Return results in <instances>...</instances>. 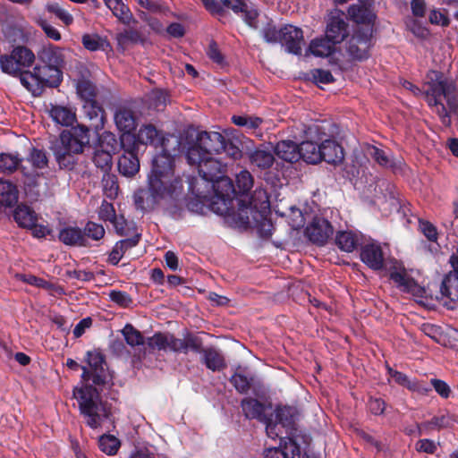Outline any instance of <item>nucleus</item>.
<instances>
[{
    "mask_svg": "<svg viewBox=\"0 0 458 458\" xmlns=\"http://www.w3.org/2000/svg\"><path fill=\"white\" fill-rule=\"evenodd\" d=\"M134 204L141 210L152 209L162 205L171 214L181 209L183 199V185L174 173V158L162 152L153 159L148 188L139 189L133 195Z\"/></svg>",
    "mask_w": 458,
    "mask_h": 458,
    "instance_id": "f257e3e1",
    "label": "nucleus"
},
{
    "mask_svg": "<svg viewBox=\"0 0 458 458\" xmlns=\"http://www.w3.org/2000/svg\"><path fill=\"white\" fill-rule=\"evenodd\" d=\"M403 86L415 96L424 97L443 125H451L450 114L458 108L457 88L452 79L445 77L441 72L431 70L427 73L422 89L408 81H404Z\"/></svg>",
    "mask_w": 458,
    "mask_h": 458,
    "instance_id": "f03ea898",
    "label": "nucleus"
},
{
    "mask_svg": "<svg viewBox=\"0 0 458 458\" xmlns=\"http://www.w3.org/2000/svg\"><path fill=\"white\" fill-rule=\"evenodd\" d=\"M148 345L158 351H171L187 354L189 351L201 354V362L213 372L226 368V361L221 352L216 347L203 348V341L198 335L188 333L184 338H177L170 333H156L148 339Z\"/></svg>",
    "mask_w": 458,
    "mask_h": 458,
    "instance_id": "7ed1b4c3",
    "label": "nucleus"
},
{
    "mask_svg": "<svg viewBox=\"0 0 458 458\" xmlns=\"http://www.w3.org/2000/svg\"><path fill=\"white\" fill-rule=\"evenodd\" d=\"M89 143V133L87 125L78 124L70 131L60 134L52 150L61 168L72 170L77 164V156L81 154L85 146Z\"/></svg>",
    "mask_w": 458,
    "mask_h": 458,
    "instance_id": "20e7f679",
    "label": "nucleus"
},
{
    "mask_svg": "<svg viewBox=\"0 0 458 458\" xmlns=\"http://www.w3.org/2000/svg\"><path fill=\"white\" fill-rule=\"evenodd\" d=\"M73 395L78 400L80 411L89 428H98L109 418L110 408L101 401L96 387L85 385L81 388H75Z\"/></svg>",
    "mask_w": 458,
    "mask_h": 458,
    "instance_id": "39448f33",
    "label": "nucleus"
},
{
    "mask_svg": "<svg viewBox=\"0 0 458 458\" xmlns=\"http://www.w3.org/2000/svg\"><path fill=\"white\" fill-rule=\"evenodd\" d=\"M63 81V71L41 63L32 71H24L21 74V83L32 93L40 96L46 88H57Z\"/></svg>",
    "mask_w": 458,
    "mask_h": 458,
    "instance_id": "423d86ee",
    "label": "nucleus"
},
{
    "mask_svg": "<svg viewBox=\"0 0 458 458\" xmlns=\"http://www.w3.org/2000/svg\"><path fill=\"white\" fill-rule=\"evenodd\" d=\"M225 136L218 131H200L196 140L187 150L188 162L199 161L200 155H213L222 152L225 148Z\"/></svg>",
    "mask_w": 458,
    "mask_h": 458,
    "instance_id": "0eeeda50",
    "label": "nucleus"
},
{
    "mask_svg": "<svg viewBox=\"0 0 458 458\" xmlns=\"http://www.w3.org/2000/svg\"><path fill=\"white\" fill-rule=\"evenodd\" d=\"M210 187L215 193L210 204L211 209L219 215L226 214L237 194L232 180L224 174L223 177L211 182Z\"/></svg>",
    "mask_w": 458,
    "mask_h": 458,
    "instance_id": "6e6552de",
    "label": "nucleus"
},
{
    "mask_svg": "<svg viewBox=\"0 0 458 458\" xmlns=\"http://www.w3.org/2000/svg\"><path fill=\"white\" fill-rule=\"evenodd\" d=\"M48 159L44 150L37 148H31L29 155L23 159L21 165V172L23 174L25 188L37 187V178L39 176L38 169L47 167Z\"/></svg>",
    "mask_w": 458,
    "mask_h": 458,
    "instance_id": "1a4fd4ad",
    "label": "nucleus"
},
{
    "mask_svg": "<svg viewBox=\"0 0 458 458\" xmlns=\"http://www.w3.org/2000/svg\"><path fill=\"white\" fill-rule=\"evenodd\" d=\"M373 29L370 26L357 29L348 41L347 53L354 60H364L369 56L372 46Z\"/></svg>",
    "mask_w": 458,
    "mask_h": 458,
    "instance_id": "9d476101",
    "label": "nucleus"
},
{
    "mask_svg": "<svg viewBox=\"0 0 458 458\" xmlns=\"http://www.w3.org/2000/svg\"><path fill=\"white\" fill-rule=\"evenodd\" d=\"M89 368L82 366L81 378L83 381H92L95 386H104L107 379V371L105 369V356L98 351L87 352Z\"/></svg>",
    "mask_w": 458,
    "mask_h": 458,
    "instance_id": "9b49d317",
    "label": "nucleus"
},
{
    "mask_svg": "<svg viewBox=\"0 0 458 458\" xmlns=\"http://www.w3.org/2000/svg\"><path fill=\"white\" fill-rule=\"evenodd\" d=\"M308 133L311 140L302 141L299 146L300 157L309 164H318L321 161L320 144L318 145L313 139L322 140L323 137L327 134L325 131H322L320 124L310 126Z\"/></svg>",
    "mask_w": 458,
    "mask_h": 458,
    "instance_id": "f8f14e48",
    "label": "nucleus"
},
{
    "mask_svg": "<svg viewBox=\"0 0 458 458\" xmlns=\"http://www.w3.org/2000/svg\"><path fill=\"white\" fill-rule=\"evenodd\" d=\"M121 146L123 153L118 158L119 173L128 178L135 176L140 171V160L137 155L138 145L135 141H130L127 146L124 138H121Z\"/></svg>",
    "mask_w": 458,
    "mask_h": 458,
    "instance_id": "ddd939ff",
    "label": "nucleus"
},
{
    "mask_svg": "<svg viewBox=\"0 0 458 458\" xmlns=\"http://www.w3.org/2000/svg\"><path fill=\"white\" fill-rule=\"evenodd\" d=\"M114 121L119 131L123 132L121 138L126 141H134L131 132L138 126V118L135 112L127 106H118L114 113Z\"/></svg>",
    "mask_w": 458,
    "mask_h": 458,
    "instance_id": "4468645a",
    "label": "nucleus"
},
{
    "mask_svg": "<svg viewBox=\"0 0 458 458\" xmlns=\"http://www.w3.org/2000/svg\"><path fill=\"white\" fill-rule=\"evenodd\" d=\"M199 161L188 162L191 165L198 168L201 178L208 182H213L216 179L223 177L225 173V165L214 158L212 155H200Z\"/></svg>",
    "mask_w": 458,
    "mask_h": 458,
    "instance_id": "2eb2a0df",
    "label": "nucleus"
},
{
    "mask_svg": "<svg viewBox=\"0 0 458 458\" xmlns=\"http://www.w3.org/2000/svg\"><path fill=\"white\" fill-rule=\"evenodd\" d=\"M349 34V25L345 21L344 13L335 9L331 12L326 35L333 43L339 44L344 40Z\"/></svg>",
    "mask_w": 458,
    "mask_h": 458,
    "instance_id": "dca6fc26",
    "label": "nucleus"
},
{
    "mask_svg": "<svg viewBox=\"0 0 458 458\" xmlns=\"http://www.w3.org/2000/svg\"><path fill=\"white\" fill-rule=\"evenodd\" d=\"M305 233L313 243L324 245L332 237L334 228L326 218L315 216L306 227Z\"/></svg>",
    "mask_w": 458,
    "mask_h": 458,
    "instance_id": "f3484780",
    "label": "nucleus"
},
{
    "mask_svg": "<svg viewBox=\"0 0 458 458\" xmlns=\"http://www.w3.org/2000/svg\"><path fill=\"white\" fill-rule=\"evenodd\" d=\"M280 44L288 53L301 55L304 44L302 30L291 24L284 25L281 28Z\"/></svg>",
    "mask_w": 458,
    "mask_h": 458,
    "instance_id": "a211bd4d",
    "label": "nucleus"
},
{
    "mask_svg": "<svg viewBox=\"0 0 458 458\" xmlns=\"http://www.w3.org/2000/svg\"><path fill=\"white\" fill-rule=\"evenodd\" d=\"M83 111L89 120V124L87 126L89 131L93 130L98 131L104 129L106 123V112L101 105L97 101L85 102L83 105Z\"/></svg>",
    "mask_w": 458,
    "mask_h": 458,
    "instance_id": "6ab92c4d",
    "label": "nucleus"
},
{
    "mask_svg": "<svg viewBox=\"0 0 458 458\" xmlns=\"http://www.w3.org/2000/svg\"><path fill=\"white\" fill-rule=\"evenodd\" d=\"M360 259L369 268L380 270L384 267L385 257L382 248L377 243H369L360 250Z\"/></svg>",
    "mask_w": 458,
    "mask_h": 458,
    "instance_id": "aec40b11",
    "label": "nucleus"
},
{
    "mask_svg": "<svg viewBox=\"0 0 458 458\" xmlns=\"http://www.w3.org/2000/svg\"><path fill=\"white\" fill-rule=\"evenodd\" d=\"M38 58L39 63L53 68L61 69L63 71L64 66L63 49L51 44L43 47L38 52Z\"/></svg>",
    "mask_w": 458,
    "mask_h": 458,
    "instance_id": "412c9836",
    "label": "nucleus"
},
{
    "mask_svg": "<svg viewBox=\"0 0 458 458\" xmlns=\"http://www.w3.org/2000/svg\"><path fill=\"white\" fill-rule=\"evenodd\" d=\"M58 240L66 246L88 247L89 241L83 238L81 228L72 225H64L59 229Z\"/></svg>",
    "mask_w": 458,
    "mask_h": 458,
    "instance_id": "4be33fe9",
    "label": "nucleus"
},
{
    "mask_svg": "<svg viewBox=\"0 0 458 458\" xmlns=\"http://www.w3.org/2000/svg\"><path fill=\"white\" fill-rule=\"evenodd\" d=\"M140 238L141 233H135L131 237L118 241L109 253L108 262L114 266L117 265L127 250L139 244Z\"/></svg>",
    "mask_w": 458,
    "mask_h": 458,
    "instance_id": "5701e85b",
    "label": "nucleus"
},
{
    "mask_svg": "<svg viewBox=\"0 0 458 458\" xmlns=\"http://www.w3.org/2000/svg\"><path fill=\"white\" fill-rule=\"evenodd\" d=\"M227 8L232 9L235 13H242L245 22L252 27L257 28V18L259 13L257 10L250 8L243 0H220Z\"/></svg>",
    "mask_w": 458,
    "mask_h": 458,
    "instance_id": "b1692460",
    "label": "nucleus"
},
{
    "mask_svg": "<svg viewBox=\"0 0 458 458\" xmlns=\"http://www.w3.org/2000/svg\"><path fill=\"white\" fill-rule=\"evenodd\" d=\"M347 12L350 19L354 22L362 24V27L370 26L373 29L376 14L370 4H352L349 6Z\"/></svg>",
    "mask_w": 458,
    "mask_h": 458,
    "instance_id": "393cba45",
    "label": "nucleus"
},
{
    "mask_svg": "<svg viewBox=\"0 0 458 458\" xmlns=\"http://www.w3.org/2000/svg\"><path fill=\"white\" fill-rule=\"evenodd\" d=\"M321 161L337 165L344 159V149L335 140H325L320 144Z\"/></svg>",
    "mask_w": 458,
    "mask_h": 458,
    "instance_id": "a878e982",
    "label": "nucleus"
},
{
    "mask_svg": "<svg viewBox=\"0 0 458 458\" xmlns=\"http://www.w3.org/2000/svg\"><path fill=\"white\" fill-rule=\"evenodd\" d=\"M241 406L244 416L247 419H257L260 421L266 420L265 405L254 398H244Z\"/></svg>",
    "mask_w": 458,
    "mask_h": 458,
    "instance_id": "bb28decb",
    "label": "nucleus"
},
{
    "mask_svg": "<svg viewBox=\"0 0 458 458\" xmlns=\"http://www.w3.org/2000/svg\"><path fill=\"white\" fill-rule=\"evenodd\" d=\"M13 218L20 227L28 228L38 221V215L28 205L19 204L13 211Z\"/></svg>",
    "mask_w": 458,
    "mask_h": 458,
    "instance_id": "cd10ccee",
    "label": "nucleus"
},
{
    "mask_svg": "<svg viewBox=\"0 0 458 458\" xmlns=\"http://www.w3.org/2000/svg\"><path fill=\"white\" fill-rule=\"evenodd\" d=\"M276 156L287 162L293 163L300 159L299 146L291 140H283L275 148Z\"/></svg>",
    "mask_w": 458,
    "mask_h": 458,
    "instance_id": "c85d7f7f",
    "label": "nucleus"
},
{
    "mask_svg": "<svg viewBox=\"0 0 458 458\" xmlns=\"http://www.w3.org/2000/svg\"><path fill=\"white\" fill-rule=\"evenodd\" d=\"M49 115L55 123L62 126H72L76 121V114L72 108L63 106H52Z\"/></svg>",
    "mask_w": 458,
    "mask_h": 458,
    "instance_id": "c756f323",
    "label": "nucleus"
},
{
    "mask_svg": "<svg viewBox=\"0 0 458 458\" xmlns=\"http://www.w3.org/2000/svg\"><path fill=\"white\" fill-rule=\"evenodd\" d=\"M367 153L379 165L391 168L395 170L400 168L402 162L399 160L397 162L394 161L392 157L383 149L376 147V146H369L367 148Z\"/></svg>",
    "mask_w": 458,
    "mask_h": 458,
    "instance_id": "7c9ffc66",
    "label": "nucleus"
},
{
    "mask_svg": "<svg viewBox=\"0 0 458 458\" xmlns=\"http://www.w3.org/2000/svg\"><path fill=\"white\" fill-rule=\"evenodd\" d=\"M335 45L327 36L325 38H317L311 40L309 51L315 56L326 57L334 52Z\"/></svg>",
    "mask_w": 458,
    "mask_h": 458,
    "instance_id": "2f4dec72",
    "label": "nucleus"
},
{
    "mask_svg": "<svg viewBox=\"0 0 458 458\" xmlns=\"http://www.w3.org/2000/svg\"><path fill=\"white\" fill-rule=\"evenodd\" d=\"M23 159L18 154L1 153L0 154V171L4 174H11L18 168L21 169Z\"/></svg>",
    "mask_w": 458,
    "mask_h": 458,
    "instance_id": "473e14b6",
    "label": "nucleus"
},
{
    "mask_svg": "<svg viewBox=\"0 0 458 458\" xmlns=\"http://www.w3.org/2000/svg\"><path fill=\"white\" fill-rule=\"evenodd\" d=\"M18 200L16 187L9 182L0 179V202L2 205L11 207Z\"/></svg>",
    "mask_w": 458,
    "mask_h": 458,
    "instance_id": "72a5a7b5",
    "label": "nucleus"
},
{
    "mask_svg": "<svg viewBox=\"0 0 458 458\" xmlns=\"http://www.w3.org/2000/svg\"><path fill=\"white\" fill-rule=\"evenodd\" d=\"M104 2L116 18L124 23L130 22L132 14L122 0H104Z\"/></svg>",
    "mask_w": 458,
    "mask_h": 458,
    "instance_id": "f704fd0d",
    "label": "nucleus"
},
{
    "mask_svg": "<svg viewBox=\"0 0 458 458\" xmlns=\"http://www.w3.org/2000/svg\"><path fill=\"white\" fill-rule=\"evenodd\" d=\"M81 43L89 51L94 52L98 50H105L110 45L106 38H102L98 34L86 33L81 37Z\"/></svg>",
    "mask_w": 458,
    "mask_h": 458,
    "instance_id": "c9c22d12",
    "label": "nucleus"
},
{
    "mask_svg": "<svg viewBox=\"0 0 458 458\" xmlns=\"http://www.w3.org/2000/svg\"><path fill=\"white\" fill-rule=\"evenodd\" d=\"M335 243L342 250L352 252L357 248L359 239L357 235L351 232H341L336 235Z\"/></svg>",
    "mask_w": 458,
    "mask_h": 458,
    "instance_id": "e433bc0d",
    "label": "nucleus"
},
{
    "mask_svg": "<svg viewBox=\"0 0 458 458\" xmlns=\"http://www.w3.org/2000/svg\"><path fill=\"white\" fill-rule=\"evenodd\" d=\"M390 278L398 284V286L403 287V291L408 293H415L418 288V284L415 280L410 277L405 271H394L391 272Z\"/></svg>",
    "mask_w": 458,
    "mask_h": 458,
    "instance_id": "4c0bfd02",
    "label": "nucleus"
},
{
    "mask_svg": "<svg viewBox=\"0 0 458 458\" xmlns=\"http://www.w3.org/2000/svg\"><path fill=\"white\" fill-rule=\"evenodd\" d=\"M12 54L21 69L30 67L35 61L34 53L26 47H17L12 51Z\"/></svg>",
    "mask_w": 458,
    "mask_h": 458,
    "instance_id": "58836bf2",
    "label": "nucleus"
},
{
    "mask_svg": "<svg viewBox=\"0 0 458 458\" xmlns=\"http://www.w3.org/2000/svg\"><path fill=\"white\" fill-rule=\"evenodd\" d=\"M274 160V156L269 150L256 149L250 155L251 163L263 169L269 168Z\"/></svg>",
    "mask_w": 458,
    "mask_h": 458,
    "instance_id": "ea45409f",
    "label": "nucleus"
},
{
    "mask_svg": "<svg viewBox=\"0 0 458 458\" xmlns=\"http://www.w3.org/2000/svg\"><path fill=\"white\" fill-rule=\"evenodd\" d=\"M276 418L277 424L282 425V427L285 428L287 430L294 429L295 419L293 411L291 407L284 406L276 409Z\"/></svg>",
    "mask_w": 458,
    "mask_h": 458,
    "instance_id": "a19ab883",
    "label": "nucleus"
},
{
    "mask_svg": "<svg viewBox=\"0 0 458 458\" xmlns=\"http://www.w3.org/2000/svg\"><path fill=\"white\" fill-rule=\"evenodd\" d=\"M92 161L95 165L101 169L105 174H108L112 169V156L108 150L97 149L94 152Z\"/></svg>",
    "mask_w": 458,
    "mask_h": 458,
    "instance_id": "79ce46f5",
    "label": "nucleus"
},
{
    "mask_svg": "<svg viewBox=\"0 0 458 458\" xmlns=\"http://www.w3.org/2000/svg\"><path fill=\"white\" fill-rule=\"evenodd\" d=\"M76 90L78 95L84 100V103L96 100L97 89L91 81L85 79L78 81Z\"/></svg>",
    "mask_w": 458,
    "mask_h": 458,
    "instance_id": "37998d69",
    "label": "nucleus"
},
{
    "mask_svg": "<svg viewBox=\"0 0 458 458\" xmlns=\"http://www.w3.org/2000/svg\"><path fill=\"white\" fill-rule=\"evenodd\" d=\"M159 131L152 124L143 125L138 134L137 140L141 144H154L158 141Z\"/></svg>",
    "mask_w": 458,
    "mask_h": 458,
    "instance_id": "c03bdc74",
    "label": "nucleus"
},
{
    "mask_svg": "<svg viewBox=\"0 0 458 458\" xmlns=\"http://www.w3.org/2000/svg\"><path fill=\"white\" fill-rule=\"evenodd\" d=\"M81 233L83 238L87 241L88 239L99 241L104 238L106 231L102 225L89 221L84 228L81 229Z\"/></svg>",
    "mask_w": 458,
    "mask_h": 458,
    "instance_id": "a18cd8bd",
    "label": "nucleus"
},
{
    "mask_svg": "<svg viewBox=\"0 0 458 458\" xmlns=\"http://www.w3.org/2000/svg\"><path fill=\"white\" fill-rule=\"evenodd\" d=\"M115 233L120 236L131 237L136 232V227L133 223H129L123 216H116L112 221Z\"/></svg>",
    "mask_w": 458,
    "mask_h": 458,
    "instance_id": "49530a36",
    "label": "nucleus"
},
{
    "mask_svg": "<svg viewBox=\"0 0 458 458\" xmlns=\"http://www.w3.org/2000/svg\"><path fill=\"white\" fill-rule=\"evenodd\" d=\"M122 333L124 336V339L131 347L139 346L144 344V336L141 333L137 330L132 325L126 324Z\"/></svg>",
    "mask_w": 458,
    "mask_h": 458,
    "instance_id": "de8ad7c7",
    "label": "nucleus"
},
{
    "mask_svg": "<svg viewBox=\"0 0 458 458\" xmlns=\"http://www.w3.org/2000/svg\"><path fill=\"white\" fill-rule=\"evenodd\" d=\"M253 177L247 170H242L236 174V187L237 193L245 194L249 192L253 187Z\"/></svg>",
    "mask_w": 458,
    "mask_h": 458,
    "instance_id": "09e8293b",
    "label": "nucleus"
},
{
    "mask_svg": "<svg viewBox=\"0 0 458 458\" xmlns=\"http://www.w3.org/2000/svg\"><path fill=\"white\" fill-rule=\"evenodd\" d=\"M0 66L4 72L8 73L13 76L20 75L23 73L21 72V67L19 66L15 58H13V54L10 55H2L0 57Z\"/></svg>",
    "mask_w": 458,
    "mask_h": 458,
    "instance_id": "8fccbe9b",
    "label": "nucleus"
},
{
    "mask_svg": "<svg viewBox=\"0 0 458 458\" xmlns=\"http://www.w3.org/2000/svg\"><path fill=\"white\" fill-rule=\"evenodd\" d=\"M98 445L102 452L108 455H113L116 454L118 448L120 447V442L114 436L104 435L99 437Z\"/></svg>",
    "mask_w": 458,
    "mask_h": 458,
    "instance_id": "3c124183",
    "label": "nucleus"
},
{
    "mask_svg": "<svg viewBox=\"0 0 458 458\" xmlns=\"http://www.w3.org/2000/svg\"><path fill=\"white\" fill-rule=\"evenodd\" d=\"M230 382L239 393L246 394L250 388L253 377L236 372L231 377Z\"/></svg>",
    "mask_w": 458,
    "mask_h": 458,
    "instance_id": "603ef678",
    "label": "nucleus"
},
{
    "mask_svg": "<svg viewBox=\"0 0 458 458\" xmlns=\"http://www.w3.org/2000/svg\"><path fill=\"white\" fill-rule=\"evenodd\" d=\"M46 9L48 13L55 14V17L62 21L66 26L72 24L73 21V17L58 3H49L47 4Z\"/></svg>",
    "mask_w": 458,
    "mask_h": 458,
    "instance_id": "864d4df0",
    "label": "nucleus"
},
{
    "mask_svg": "<svg viewBox=\"0 0 458 458\" xmlns=\"http://www.w3.org/2000/svg\"><path fill=\"white\" fill-rule=\"evenodd\" d=\"M450 420L448 416L441 415L435 416L430 420L423 422L420 426V430H432V429H441L444 428H447L449 426Z\"/></svg>",
    "mask_w": 458,
    "mask_h": 458,
    "instance_id": "5fc2aeb1",
    "label": "nucleus"
},
{
    "mask_svg": "<svg viewBox=\"0 0 458 458\" xmlns=\"http://www.w3.org/2000/svg\"><path fill=\"white\" fill-rule=\"evenodd\" d=\"M101 149L108 150L109 153L114 152L117 148V140L111 131H104L98 138Z\"/></svg>",
    "mask_w": 458,
    "mask_h": 458,
    "instance_id": "6e6d98bb",
    "label": "nucleus"
},
{
    "mask_svg": "<svg viewBox=\"0 0 458 458\" xmlns=\"http://www.w3.org/2000/svg\"><path fill=\"white\" fill-rule=\"evenodd\" d=\"M239 143L238 140H226L225 138V148H223L222 152H225L233 160L240 159L242 157V151L240 148Z\"/></svg>",
    "mask_w": 458,
    "mask_h": 458,
    "instance_id": "4d7b16f0",
    "label": "nucleus"
},
{
    "mask_svg": "<svg viewBox=\"0 0 458 458\" xmlns=\"http://www.w3.org/2000/svg\"><path fill=\"white\" fill-rule=\"evenodd\" d=\"M262 37L266 42L269 44L280 43L281 40V28L277 29L275 25L267 23L262 29Z\"/></svg>",
    "mask_w": 458,
    "mask_h": 458,
    "instance_id": "13d9d810",
    "label": "nucleus"
},
{
    "mask_svg": "<svg viewBox=\"0 0 458 458\" xmlns=\"http://www.w3.org/2000/svg\"><path fill=\"white\" fill-rule=\"evenodd\" d=\"M98 218L102 221H112L116 217L115 210L112 203L107 202L106 200H103L101 203L98 211Z\"/></svg>",
    "mask_w": 458,
    "mask_h": 458,
    "instance_id": "bf43d9fd",
    "label": "nucleus"
},
{
    "mask_svg": "<svg viewBox=\"0 0 458 458\" xmlns=\"http://www.w3.org/2000/svg\"><path fill=\"white\" fill-rule=\"evenodd\" d=\"M110 300L123 308H128L132 303L131 297L125 292L113 290L109 293Z\"/></svg>",
    "mask_w": 458,
    "mask_h": 458,
    "instance_id": "052dcab7",
    "label": "nucleus"
},
{
    "mask_svg": "<svg viewBox=\"0 0 458 458\" xmlns=\"http://www.w3.org/2000/svg\"><path fill=\"white\" fill-rule=\"evenodd\" d=\"M406 26L409 30L417 38H425L428 35V30L423 27L418 21L411 18L406 21Z\"/></svg>",
    "mask_w": 458,
    "mask_h": 458,
    "instance_id": "680f3d73",
    "label": "nucleus"
},
{
    "mask_svg": "<svg viewBox=\"0 0 458 458\" xmlns=\"http://www.w3.org/2000/svg\"><path fill=\"white\" fill-rule=\"evenodd\" d=\"M311 76L316 83L328 84L334 81L332 73L327 70L314 69L311 71Z\"/></svg>",
    "mask_w": 458,
    "mask_h": 458,
    "instance_id": "e2e57ef3",
    "label": "nucleus"
},
{
    "mask_svg": "<svg viewBox=\"0 0 458 458\" xmlns=\"http://www.w3.org/2000/svg\"><path fill=\"white\" fill-rule=\"evenodd\" d=\"M117 40L120 45L138 43L140 41V34L138 31L132 30H125L117 36Z\"/></svg>",
    "mask_w": 458,
    "mask_h": 458,
    "instance_id": "0e129e2a",
    "label": "nucleus"
},
{
    "mask_svg": "<svg viewBox=\"0 0 458 458\" xmlns=\"http://www.w3.org/2000/svg\"><path fill=\"white\" fill-rule=\"evenodd\" d=\"M420 228L428 241L436 242L437 240V228L428 221H420Z\"/></svg>",
    "mask_w": 458,
    "mask_h": 458,
    "instance_id": "69168bd1",
    "label": "nucleus"
},
{
    "mask_svg": "<svg viewBox=\"0 0 458 458\" xmlns=\"http://www.w3.org/2000/svg\"><path fill=\"white\" fill-rule=\"evenodd\" d=\"M437 445L430 439H420L416 443V450L420 453L434 454L437 451Z\"/></svg>",
    "mask_w": 458,
    "mask_h": 458,
    "instance_id": "338daca9",
    "label": "nucleus"
},
{
    "mask_svg": "<svg viewBox=\"0 0 458 458\" xmlns=\"http://www.w3.org/2000/svg\"><path fill=\"white\" fill-rule=\"evenodd\" d=\"M38 24L45 32V34L47 36V38L55 41L61 40L62 37L60 32L55 27L49 24L47 21L41 20L38 21Z\"/></svg>",
    "mask_w": 458,
    "mask_h": 458,
    "instance_id": "774afa93",
    "label": "nucleus"
}]
</instances>
